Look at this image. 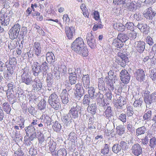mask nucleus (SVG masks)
I'll use <instances>...</instances> for the list:
<instances>
[{"label":"nucleus","mask_w":156,"mask_h":156,"mask_svg":"<svg viewBox=\"0 0 156 156\" xmlns=\"http://www.w3.org/2000/svg\"><path fill=\"white\" fill-rule=\"evenodd\" d=\"M121 147L119 144H114L112 147V151L115 153L117 154L121 151Z\"/></svg>","instance_id":"obj_38"},{"label":"nucleus","mask_w":156,"mask_h":156,"mask_svg":"<svg viewBox=\"0 0 156 156\" xmlns=\"http://www.w3.org/2000/svg\"><path fill=\"white\" fill-rule=\"evenodd\" d=\"M117 130V132L119 135L121 136L123 134L125 131V128L120 126H118L116 128Z\"/></svg>","instance_id":"obj_53"},{"label":"nucleus","mask_w":156,"mask_h":156,"mask_svg":"<svg viewBox=\"0 0 156 156\" xmlns=\"http://www.w3.org/2000/svg\"><path fill=\"white\" fill-rule=\"evenodd\" d=\"M48 102L51 108L55 110H59L61 107L58 97L54 93L49 97Z\"/></svg>","instance_id":"obj_2"},{"label":"nucleus","mask_w":156,"mask_h":156,"mask_svg":"<svg viewBox=\"0 0 156 156\" xmlns=\"http://www.w3.org/2000/svg\"><path fill=\"white\" fill-rule=\"evenodd\" d=\"M52 128L54 131L56 132L59 131L61 129V125L57 121H55L54 123Z\"/></svg>","instance_id":"obj_41"},{"label":"nucleus","mask_w":156,"mask_h":156,"mask_svg":"<svg viewBox=\"0 0 156 156\" xmlns=\"http://www.w3.org/2000/svg\"><path fill=\"white\" fill-rule=\"evenodd\" d=\"M113 28L118 31H123L125 29L124 26L120 23H116L113 24Z\"/></svg>","instance_id":"obj_26"},{"label":"nucleus","mask_w":156,"mask_h":156,"mask_svg":"<svg viewBox=\"0 0 156 156\" xmlns=\"http://www.w3.org/2000/svg\"><path fill=\"white\" fill-rule=\"evenodd\" d=\"M90 103V98L88 97V95H85L83 100L82 103L83 105L84 106H87L89 105Z\"/></svg>","instance_id":"obj_46"},{"label":"nucleus","mask_w":156,"mask_h":156,"mask_svg":"<svg viewBox=\"0 0 156 156\" xmlns=\"http://www.w3.org/2000/svg\"><path fill=\"white\" fill-rule=\"evenodd\" d=\"M19 33L11 29L9 31V35L10 38L12 40L16 38L19 35Z\"/></svg>","instance_id":"obj_33"},{"label":"nucleus","mask_w":156,"mask_h":156,"mask_svg":"<svg viewBox=\"0 0 156 156\" xmlns=\"http://www.w3.org/2000/svg\"><path fill=\"white\" fill-rule=\"evenodd\" d=\"M118 119L123 122H126V115L124 113H122L119 116Z\"/></svg>","instance_id":"obj_58"},{"label":"nucleus","mask_w":156,"mask_h":156,"mask_svg":"<svg viewBox=\"0 0 156 156\" xmlns=\"http://www.w3.org/2000/svg\"><path fill=\"white\" fill-rule=\"evenodd\" d=\"M66 150L64 148L59 149L57 153V155L58 156H66Z\"/></svg>","instance_id":"obj_52"},{"label":"nucleus","mask_w":156,"mask_h":156,"mask_svg":"<svg viewBox=\"0 0 156 156\" xmlns=\"http://www.w3.org/2000/svg\"><path fill=\"white\" fill-rule=\"evenodd\" d=\"M139 98V94H138L133 95V99H134L135 100L133 103V105L135 107H136L141 105L142 102V99L140 98L138 99Z\"/></svg>","instance_id":"obj_23"},{"label":"nucleus","mask_w":156,"mask_h":156,"mask_svg":"<svg viewBox=\"0 0 156 156\" xmlns=\"http://www.w3.org/2000/svg\"><path fill=\"white\" fill-rule=\"evenodd\" d=\"M42 83L39 80L35 79L32 85L33 90L37 91L41 90Z\"/></svg>","instance_id":"obj_14"},{"label":"nucleus","mask_w":156,"mask_h":156,"mask_svg":"<svg viewBox=\"0 0 156 156\" xmlns=\"http://www.w3.org/2000/svg\"><path fill=\"white\" fill-rule=\"evenodd\" d=\"M2 110L5 112L7 114L10 113L11 108L10 105L7 102L4 103L2 105Z\"/></svg>","instance_id":"obj_31"},{"label":"nucleus","mask_w":156,"mask_h":156,"mask_svg":"<svg viewBox=\"0 0 156 156\" xmlns=\"http://www.w3.org/2000/svg\"><path fill=\"white\" fill-rule=\"evenodd\" d=\"M131 150L132 153L136 156H138L142 152V147L140 145L138 144L133 145Z\"/></svg>","instance_id":"obj_7"},{"label":"nucleus","mask_w":156,"mask_h":156,"mask_svg":"<svg viewBox=\"0 0 156 156\" xmlns=\"http://www.w3.org/2000/svg\"><path fill=\"white\" fill-rule=\"evenodd\" d=\"M87 110L92 115H94L96 113L97 106L95 101H93L92 104L88 105Z\"/></svg>","instance_id":"obj_15"},{"label":"nucleus","mask_w":156,"mask_h":156,"mask_svg":"<svg viewBox=\"0 0 156 156\" xmlns=\"http://www.w3.org/2000/svg\"><path fill=\"white\" fill-rule=\"evenodd\" d=\"M150 77L154 82H156V69H153L150 71Z\"/></svg>","instance_id":"obj_39"},{"label":"nucleus","mask_w":156,"mask_h":156,"mask_svg":"<svg viewBox=\"0 0 156 156\" xmlns=\"http://www.w3.org/2000/svg\"><path fill=\"white\" fill-rule=\"evenodd\" d=\"M71 118V116L70 114H65L63 117L62 120L65 124H67L69 122Z\"/></svg>","instance_id":"obj_47"},{"label":"nucleus","mask_w":156,"mask_h":156,"mask_svg":"<svg viewBox=\"0 0 156 156\" xmlns=\"http://www.w3.org/2000/svg\"><path fill=\"white\" fill-rule=\"evenodd\" d=\"M16 123L19 126L20 129H22L24 127V120L21 116L16 117Z\"/></svg>","instance_id":"obj_25"},{"label":"nucleus","mask_w":156,"mask_h":156,"mask_svg":"<svg viewBox=\"0 0 156 156\" xmlns=\"http://www.w3.org/2000/svg\"><path fill=\"white\" fill-rule=\"evenodd\" d=\"M69 93L66 89L63 90L61 94V98L62 103L64 104H67L69 102Z\"/></svg>","instance_id":"obj_11"},{"label":"nucleus","mask_w":156,"mask_h":156,"mask_svg":"<svg viewBox=\"0 0 156 156\" xmlns=\"http://www.w3.org/2000/svg\"><path fill=\"white\" fill-rule=\"evenodd\" d=\"M134 120V119H133L132 120L131 119L130 120H129L127 122L126 124V128L127 130V132H128L131 134L133 133V125L132 123L133 121Z\"/></svg>","instance_id":"obj_32"},{"label":"nucleus","mask_w":156,"mask_h":156,"mask_svg":"<svg viewBox=\"0 0 156 156\" xmlns=\"http://www.w3.org/2000/svg\"><path fill=\"white\" fill-rule=\"evenodd\" d=\"M98 87L100 90H104L105 89V84L104 82L101 81V83L99 82L98 83Z\"/></svg>","instance_id":"obj_63"},{"label":"nucleus","mask_w":156,"mask_h":156,"mask_svg":"<svg viewBox=\"0 0 156 156\" xmlns=\"http://www.w3.org/2000/svg\"><path fill=\"white\" fill-rule=\"evenodd\" d=\"M83 40L81 37L77 38L73 43L71 48L72 49L83 57L88 55V50L86 47H84Z\"/></svg>","instance_id":"obj_1"},{"label":"nucleus","mask_w":156,"mask_h":156,"mask_svg":"<svg viewBox=\"0 0 156 156\" xmlns=\"http://www.w3.org/2000/svg\"><path fill=\"white\" fill-rule=\"evenodd\" d=\"M20 81L27 85L30 84L32 82V78L28 71H24L21 76Z\"/></svg>","instance_id":"obj_6"},{"label":"nucleus","mask_w":156,"mask_h":156,"mask_svg":"<svg viewBox=\"0 0 156 156\" xmlns=\"http://www.w3.org/2000/svg\"><path fill=\"white\" fill-rule=\"evenodd\" d=\"M86 40L88 44L91 48L94 49L96 48L97 45L96 41L91 32L87 33Z\"/></svg>","instance_id":"obj_5"},{"label":"nucleus","mask_w":156,"mask_h":156,"mask_svg":"<svg viewBox=\"0 0 156 156\" xmlns=\"http://www.w3.org/2000/svg\"><path fill=\"white\" fill-rule=\"evenodd\" d=\"M101 153L104 156L108 154L109 152L108 145L107 144H105L103 149H101Z\"/></svg>","instance_id":"obj_43"},{"label":"nucleus","mask_w":156,"mask_h":156,"mask_svg":"<svg viewBox=\"0 0 156 156\" xmlns=\"http://www.w3.org/2000/svg\"><path fill=\"white\" fill-rule=\"evenodd\" d=\"M117 38L120 40L123 43L125 42L128 40L129 38L124 34H119Z\"/></svg>","instance_id":"obj_45"},{"label":"nucleus","mask_w":156,"mask_h":156,"mask_svg":"<svg viewBox=\"0 0 156 156\" xmlns=\"http://www.w3.org/2000/svg\"><path fill=\"white\" fill-rule=\"evenodd\" d=\"M148 137H151V136L148 133L146 136L144 138L141 139V143L142 144L145 145L147 144L148 141Z\"/></svg>","instance_id":"obj_57"},{"label":"nucleus","mask_w":156,"mask_h":156,"mask_svg":"<svg viewBox=\"0 0 156 156\" xmlns=\"http://www.w3.org/2000/svg\"><path fill=\"white\" fill-rule=\"evenodd\" d=\"M68 73L73 74L75 76H80L81 74V70L80 68H70L68 70Z\"/></svg>","instance_id":"obj_24"},{"label":"nucleus","mask_w":156,"mask_h":156,"mask_svg":"<svg viewBox=\"0 0 156 156\" xmlns=\"http://www.w3.org/2000/svg\"><path fill=\"white\" fill-rule=\"evenodd\" d=\"M11 29L16 31H17V32L19 33L20 29V26L19 24L17 23L15 24Z\"/></svg>","instance_id":"obj_61"},{"label":"nucleus","mask_w":156,"mask_h":156,"mask_svg":"<svg viewBox=\"0 0 156 156\" xmlns=\"http://www.w3.org/2000/svg\"><path fill=\"white\" fill-rule=\"evenodd\" d=\"M6 94L8 100L9 101L12 102V103L16 101V98L14 94V92L13 90H7Z\"/></svg>","instance_id":"obj_19"},{"label":"nucleus","mask_w":156,"mask_h":156,"mask_svg":"<svg viewBox=\"0 0 156 156\" xmlns=\"http://www.w3.org/2000/svg\"><path fill=\"white\" fill-rule=\"evenodd\" d=\"M93 122H92L91 121H89L88 125V128L89 129V132H93L95 128Z\"/></svg>","instance_id":"obj_54"},{"label":"nucleus","mask_w":156,"mask_h":156,"mask_svg":"<svg viewBox=\"0 0 156 156\" xmlns=\"http://www.w3.org/2000/svg\"><path fill=\"white\" fill-rule=\"evenodd\" d=\"M117 55V56L115 57L116 61H119V62L122 59L126 60L127 58V57L125 54H123L120 52H118Z\"/></svg>","instance_id":"obj_36"},{"label":"nucleus","mask_w":156,"mask_h":156,"mask_svg":"<svg viewBox=\"0 0 156 156\" xmlns=\"http://www.w3.org/2000/svg\"><path fill=\"white\" fill-rule=\"evenodd\" d=\"M81 107L76 103H73V106L69 111V113L72 115L73 119L78 118L79 114H80V110Z\"/></svg>","instance_id":"obj_4"},{"label":"nucleus","mask_w":156,"mask_h":156,"mask_svg":"<svg viewBox=\"0 0 156 156\" xmlns=\"http://www.w3.org/2000/svg\"><path fill=\"white\" fill-rule=\"evenodd\" d=\"M46 59L48 63L53 65L55 62V57L51 52H48L46 54Z\"/></svg>","instance_id":"obj_18"},{"label":"nucleus","mask_w":156,"mask_h":156,"mask_svg":"<svg viewBox=\"0 0 156 156\" xmlns=\"http://www.w3.org/2000/svg\"><path fill=\"white\" fill-rule=\"evenodd\" d=\"M88 88V93L91 98H95L96 95L95 94V92L94 88L92 87H89Z\"/></svg>","instance_id":"obj_44"},{"label":"nucleus","mask_w":156,"mask_h":156,"mask_svg":"<svg viewBox=\"0 0 156 156\" xmlns=\"http://www.w3.org/2000/svg\"><path fill=\"white\" fill-rule=\"evenodd\" d=\"M62 19L64 23L66 25H68L70 22V19L67 14H65L63 16Z\"/></svg>","instance_id":"obj_55"},{"label":"nucleus","mask_w":156,"mask_h":156,"mask_svg":"<svg viewBox=\"0 0 156 156\" xmlns=\"http://www.w3.org/2000/svg\"><path fill=\"white\" fill-rule=\"evenodd\" d=\"M10 18L6 14H4L1 17L0 20V23L2 26H7L9 24Z\"/></svg>","instance_id":"obj_17"},{"label":"nucleus","mask_w":156,"mask_h":156,"mask_svg":"<svg viewBox=\"0 0 156 156\" xmlns=\"http://www.w3.org/2000/svg\"><path fill=\"white\" fill-rule=\"evenodd\" d=\"M69 81L71 84H75L77 80V76L73 75L71 73H69Z\"/></svg>","instance_id":"obj_42"},{"label":"nucleus","mask_w":156,"mask_h":156,"mask_svg":"<svg viewBox=\"0 0 156 156\" xmlns=\"http://www.w3.org/2000/svg\"><path fill=\"white\" fill-rule=\"evenodd\" d=\"M82 81L83 86L86 89L89 87L90 77L88 74L83 75L82 77Z\"/></svg>","instance_id":"obj_22"},{"label":"nucleus","mask_w":156,"mask_h":156,"mask_svg":"<svg viewBox=\"0 0 156 156\" xmlns=\"http://www.w3.org/2000/svg\"><path fill=\"white\" fill-rule=\"evenodd\" d=\"M144 16L147 19H152L154 16V12L152 11L151 8H149L145 11L144 13Z\"/></svg>","instance_id":"obj_16"},{"label":"nucleus","mask_w":156,"mask_h":156,"mask_svg":"<svg viewBox=\"0 0 156 156\" xmlns=\"http://www.w3.org/2000/svg\"><path fill=\"white\" fill-rule=\"evenodd\" d=\"M156 146V139L155 137H153L150 140V147L152 148H154Z\"/></svg>","instance_id":"obj_50"},{"label":"nucleus","mask_w":156,"mask_h":156,"mask_svg":"<svg viewBox=\"0 0 156 156\" xmlns=\"http://www.w3.org/2000/svg\"><path fill=\"white\" fill-rule=\"evenodd\" d=\"M104 114L105 117L108 119L112 116V111L110 106H108L107 108L104 112Z\"/></svg>","instance_id":"obj_34"},{"label":"nucleus","mask_w":156,"mask_h":156,"mask_svg":"<svg viewBox=\"0 0 156 156\" xmlns=\"http://www.w3.org/2000/svg\"><path fill=\"white\" fill-rule=\"evenodd\" d=\"M48 140L49 141L48 143L49 150L51 152H53L55 148L56 144L53 140H51L49 137L48 138Z\"/></svg>","instance_id":"obj_29"},{"label":"nucleus","mask_w":156,"mask_h":156,"mask_svg":"<svg viewBox=\"0 0 156 156\" xmlns=\"http://www.w3.org/2000/svg\"><path fill=\"white\" fill-rule=\"evenodd\" d=\"M134 112L133 111V108L130 106L127 107L126 114L128 117H131L133 115Z\"/></svg>","instance_id":"obj_51"},{"label":"nucleus","mask_w":156,"mask_h":156,"mask_svg":"<svg viewBox=\"0 0 156 156\" xmlns=\"http://www.w3.org/2000/svg\"><path fill=\"white\" fill-rule=\"evenodd\" d=\"M146 131V127L144 126H142L137 128L136 130V136L139 135L144 134Z\"/></svg>","instance_id":"obj_30"},{"label":"nucleus","mask_w":156,"mask_h":156,"mask_svg":"<svg viewBox=\"0 0 156 156\" xmlns=\"http://www.w3.org/2000/svg\"><path fill=\"white\" fill-rule=\"evenodd\" d=\"M127 0H113V3L118 5L122 4L124 7H127Z\"/></svg>","instance_id":"obj_40"},{"label":"nucleus","mask_w":156,"mask_h":156,"mask_svg":"<svg viewBox=\"0 0 156 156\" xmlns=\"http://www.w3.org/2000/svg\"><path fill=\"white\" fill-rule=\"evenodd\" d=\"M41 66L44 72L46 71L48 68V64L45 62H42L41 65Z\"/></svg>","instance_id":"obj_64"},{"label":"nucleus","mask_w":156,"mask_h":156,"mask_svg":"<svg viewBox=\"0 0 156 156\" xmlns=\"http://www.w3.org/2000/svg\"><path fill=\"white\" fill-rule=\"evenodd\" d=\"M35 126H34L31 124H30L28 126L26 127L25 128V130L27 136H28L30 134L35 132Z\"/></svg>","instance_id":"obj_27"},{"label":"nucleus","mask_w":156,"mask_h":156,"mask_svg":"<svg viewBox=\"0 0 156 156\" xmlns=\"http://www.w3.org/2000/svg\"><path fill=\"white\" fill-rule=\"evenodd\" d=\"M17 45V43L16 41H11L9 44L8 45L9 48L11 49H13L15 48Z\"/></svg>","instance_id":"obj_60"},{"label":"nucleus","mask_w":156,"mask_h":156,"mask_svg":"<svg viewBox=\"0 0 156 156\" xmlns=\"http://www.w3.org/2000/svg\"><path fill=\"white\" fill-rule=\"evenodd\" d=\"M144 96V101L146 104L150 105L156 100V91L150 94V92L147 90L143 91Z\"/></svg>","instance_id":"obj_3"},{"label":"nucleus","mask_w":156,"mask_h":156,"mask_svg":"<svg viewBox=\"0 0 156 156\" xmlns=\"http://www.w3.org/2000/svg\"><path fill=\"white\" fill-rule=\"evenodd\" d=\"M6 65L2 62L0 61V71L3 72L6 70Z\"/></svg>","instance_id":"obj_62"},{"label":"nucleus","mask_w":156,"mask_h":156,"mask_svg":"<svg viewBox=\"0 0 156 156\" xmlns=\"http://www.w3.org/2000/svg\"><path fill=\"white\" fill-rule=\"evenodd\" d=\"M33 51L37 56L40 55L41 51V47L40 43L38 42H34L33 44Z\"/></svg>","instance_id":"obj_9"},{"label":"nucleus","mask_w":156,"mask_h":156,"mask_svg":"<svg viewBox=\"0 0 156 156\" xmlns=\"http://www.w3.org/2000/svg\"><path fill=\"white\" fill-rule=\"evenodd\" d=\"M112 45L117 48L120 49L124 45V43L120 40L117 38L113 41Z\"/></svg>","instance_id":"obj_28"},{"label":"nucleus","mask_w":156,"mask_h":156,"mask_svg":"<svg viewBox=\"0 0 156 156\" xmlns=\"http://www.w3.org/2000/svg\"><path fill=\"white\" fill-rule=\"evenodd\" d=\"M145 113L144 115L143 118L144 120H150L151 118L152 112L150 109H147L146 110Z\"/></svg>","instance_id":"obj_37"},{"label":"nucleus","mask_w":156,"mask_h":156,"mask_svg":"<svg viewBox=\"0 0 156 156\" xmlns=\"http://www.w3.org/2000/svg\"><path fill=\"white\" fill-rule=\"evenodd\" d=\"M116 98V103L118 106H117V108H122V106L126 103L125 98L119 94H117L115 96Z\"/></svg>","instance_id":"obj_13"},{"label":"nucleus","mask_w":156,"mask_h":156,"mask_svg":"<svg viewBox=\"0 0 156 156\" xmlns=\"http://www.w3.org/2000/svg\"><path fill=\"white\" fill-rule=\"evenodd\" d=\"M65 32L67 37L69 39H71L73 37V32L74 31L73 28L69 27L67 26L65 27Z\"/></svg>","instance_id":"obj_21"},{"label":"nucleus","mask_w":156,"mask_h":156,"mask_svg":"<svg viewBox=\"0 0 156 156\" xmlns=\"http://www.w3.org/2000/svg\"><path fill=\"white\" fill-rule=\"evenodd\" d=\"M135 74L136 80L140 82L144 81L145 78V74L143 70L141 69L136 70Z\"/></svg>","instance_id":"obj_8"},{"label":"nucleus","mask_w":156,"mask_h":156,"mask_svg":"<svg viewBox=\"0 0 156 156\" xmlns=\"http://www.w3.org/2000/svg\"><path fill=\"white\" fill-rule=\"evenodd\" d=\"M46 103L45 101L43 100L41 101L38 104V108L39 109L42 110L45 108Z\"/></svg>","instance_id":"obj_48"},{"label":"nucleus","mask_w":156,"mask_h":156,"mask_svg":"<svg viewBox=\"0 0 156 156\" xmlns=\"http://www.w3.org/2000/svg\"><path fill=\"white\" fill-rule=\"evenodd\" d=\"M120 78L121 81L123 83L125 84L127 83L129 81L130 76L129 75H127L121 77Z\"/></svg>","instance_id":"obj_56"},{"label":"nucleus","mask_w":156,"mask_h":156,"mask_svg":"<svg viewBox=\"0 0 156 156\" xmlns=\"http://www.w3.org/2000/svg\"><path fill=\"white\" fill-rule=\"evenodd\" d=\"M41 67L40 66H34L32 68L33 71L35 76H37L38 74L41 72Z\"/></svg>","instance_id":"obj_49"},{"label":"nucleus","mask_w":156,"mask_h":156,"mask_svg":"<svg viewBox=\"0 0 156 156\" xmlns=\"http://www.w3.org/2000/svg\"><path fill=\"white\" fill-rule=\"evenodd\" d=\"M75 89L76 91V96L78 97L79 98V100H80V98L83 95L84 93V90L83 87L79 84H77L75 86Z\"/></svg>","instance_id":"obj_12"},{"label":"nucleus","mask_w":156,"mask_h":156,"mask_svg":"<svg viewBox=\"0 0 156 156\" xmlns=\"http://www.w3.org/2000/svg\"><path fill=\"white\" fill-rule=\"evenodd\" d=\"M80 8L83 12V14L85 17H89V14L87 11V9L86 7L85 4H82L80 6Z\"/></svg>","instance_id":"obj_35"},{"label":"nucleus","mask_w":156,"mask_h":156,"mask_svg":"<svg viewBox=\"0 0 156 156\" xmlns=\"http://www.w3.org/2000/svg\"><path fill=\"white\" fill-rule=\"evenodd\" d=\"M137 26L141 31L143 33L146 34L148 33L149 28L147 24L139 23Z\"/></svg>","instance_id":"obj_20"},{"label":"nucleus","mask_w":156,"mask_h":156,"mask_svg":"<svg viewBox=\"0 0 156 156\" xmlns=\"http://www.w3.org/2000/svg\"><path fill=\"white\" fill-rule=\"evenodd\" d=\"M145 43L143 41H137L135 43V47L136 50L139 53H142L145 48Z\"/></svg>","instance_id":"obj_10"},{"label":"nucleus","mask_w":156,"mask_h":156,"mask_svg":"<svg viewBox=\"0 0 156 156\" xmlns=\"http://www.w3.org/2000/svg\"><path fill=\"white\" fill-rule=\"evenodd\" d=\"M134 24L132 22H127L125 25V28H126L128 30H132L133 29V26Z\"/></svg>","instance_id":"obj_59"}]
</instances>
